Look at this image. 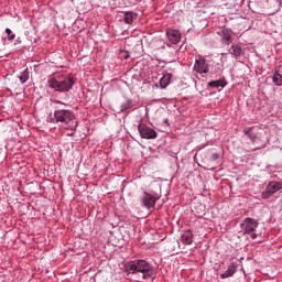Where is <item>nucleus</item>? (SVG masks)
Here are the masks:
<instances>
[{
	"instance_id": "nucleus-1",
	"label": "nucleus",
	"mask_w": 282,
	"mask_h": 282,
	"mask_svg": "<svg viewBox=\"0 0 282 282\" xmlns=\"http://www.w3.org/2000/svg\"><path fill=\"white\" fill-rule=\"evenodd\" d=\"M54 109L53 116L51 113L47 117V122L59 124L65 131H76V129H78V119L74 111L58 106H55Z\"/></svg>"
},
{
	"instance_id": "nucleus-2",
	"label": "nucleus",
	"mask_w": 282,
	"mask_h": 282,
	"mask_svg": "<svg viewBox=\"0 0 282 282\" xmlns=\"http://www.w3.org/2000/svg\"><path fill=\"white\" fill-rule=\"evenodd\" d=\"M129 274H138L141 281H149L153 276V265L147 260L129 261L126 264Z\"/></svg>"
},
{
	"instance_id": "nucleus-3",
	"label": "nucleus",
	"mask_w": 282,
	"mask_h": 282,
	"mask_svg": "<svg viewBox=\"0 0 282 282\" xmlns=\"http://www.w3.org/2000/svg\"><path fill=\"white\" fill-rule=\"evenodd\" d=\"M74 77L67 76L62 80L56 79L54 76H50L47 79V85L51 89H54V91H69L74 87Z\"/></svg>"
},
{
	"instance_id": "nucleus-4",
	"label": "nucleus",
	"mask_w": 282,
	"mask_h": 282,
	"mask_svg": "<svg viewBox=\"0 0 282 282\" xmlns=\"http://www.w3.org/2000/svg\"><path fill=\"white\" fill-rule=\"evenodd\" d=\"M241 228L243 230V235H250L251 239H257L259 237L257 235V228H259V221L257 219L247 217L241 224Z\"/></svg>"
},
{
	"instance_id": "nucleus-5",
	"label": "nucleus",
	"mask_w": 282,
	"mask_h": 282,
	"mask_svg": "<svg viewBox=\"0 0 282 282\" xmlns=\"http://www.w3.org/2000/svg\"><path fill=\"white\" fill-rule=\"evenodd\" d=\"M138 131L143 140H155V138H158V132L147 124L140 123L138 126Z\"/></svg>"
},
{
	"instance_id": "nucleus-6",
	"label": "nucleus",
	"mask_w": 282,
	"mask_h": 282,
	"mask_svg": "<svg viewBox=\"0 0 282 282\" xmlns=\"http://www.w3.org/2000/svg\"><path fill=\"white\" fill-rule=\"evenodd\" d=\"M158 199L159 197H155V195L144 192L143 196L140 198L141 206H143V208H147L148 210H151V208L155 207Z\"/></svg>"
},
{
	"instance_id": "nucleus-7",
	"label": "nucleus",
	"mask_w": 282,
	"mask_h": 282,
	"mask_svg": "<svg viewBox=\"0 0 282 282\" xmlns=\"http://www.w3.org/2000/svg\"><path fill=\"white\" fill-rule=\"evenodd\" d=\"M193 69L196 72V74H208V72H210V65L206 58L199 57L195 61Z\"/></svg>"
},
{
	"instance_id": "nucleus-8",
	"label": "nucleus",
	"mask_w": 282,
	"mask_h": 282,
	"mask_svg": "<svg viewBox=\"0 0 282 282\" xmlns=\"http://www.w3.org/2000/svg\"><path fill=\"white\" fill-rule=\"evenodd\" d=\"M217 34L220 36L223 45H230V43H232V30L223 29L218 31Z\"/></svg>"
},
{
	"instance_id": "nucleus-9",
	"label": "nucleus",
	"mask_w": 282,
	"mask_h": 282,
	"mask_svg": "<svg viewBox=\"0 0 282 282\" xmlns=\"http://www.w3.org/2000/svg\"><path fill=\"white\" fill-rule=\"evenodd\" d=\"M166 36L170 43H172L173 45H177V43L182 41V33H180V31L177 30L169 29L166 31Z\"/></svg>"
},
{
	"instance_id": "nucleus-10",
	"label": "nucleus",
	"mask_w": 282,
	"mask_h": 282,
	"mask_svg": "<svg viewBox=\"0 0 282 282\" xmlns=\"http://www.w3.org/2000/svg\"><path fill=\"white\" fill-rule=\"evenodd\" d=\"M238 267L239 264H237V262H231L227 270L220 274V279H230V276H234Z\"/></svg>"
},
{
	"instance_id": "nucleus-11",
	"label": "nucleus",
	"mask_w": 282,
	"mask_h": 282,
	"mask_svg": "<svg viewBox=\"0 0 282 282\" xmlns=\"http://www.w3.org/2000/svg\"><path fill=\"white\" fill-rule=\"evenodd\" d=\"M243 133L249 138V140L257 142V135L259 134L257 127H246L243 129Z\"/></svg>"
},
{
	"instance_id": "nucleus-12",
	"label": "nucleus",
	"mask_w": 282,
	"mask_h": 282,
	"mask_svg": "<svg viewBox=\"0 0 282 282\" xmlns=\"http://www.w3.org/2000/svg\"><path fill=\"white\" fill-rule=\"evenodd\" d=\"M123 19H124V23H127L128 25H131V23H133V21L138 19V13L133 11H124Z\"/></svg>"
},
{
	"instance_id": "nucleus-13",
	"label": "nucleus",
	"mask_w": 282,
	"mask_h": 282,
	"mask_svg": "<svg viewBox=\"0 0 282 282\" xmlns=\"http://www.w3.org/2000/svg\"><path fill=\"white\" fill-rule=\"evenodd\" d=\"M267 188L269 189V193H272L274 195L275 193H279V191H282V183L281 182L271 181L267 185Z\"/></svg>"
},
{
	"instance_id": "nucleus-14",
	"label": "nucleus",
	"mask_w": 282,
	"mask_h": 282,
	"mask_svg": "<svg viewBox=\"0 0 282 282\" xmlns=\"http://www.w3.org/2000/svg\"><path fill=\"white\" fill-rule=\"evenodd\" d=\"M228 85V82H226V78H221L218 80H212L208 83V87H214L215 89H224Z\"/></svg>"
},
{
	"instance_id": "nucleus-15",
	"label": "nucleus",
	"mask_w": 282,
	"mask_h": 282,
	"mask_svg": "<svg viewBox=\"0 0 282 282\" xmlns=\"http://www.w3.org/2000/svg\"><path fill=\"white\" fill-rule=\"evenodd\" d=\"M181 243H184V246H191V243H193V231H185L181 236Z\"/></svg>"
},
{
	"instance_id": "nucleus-16",
	"label": "nucleus",
	"mask_w": 282,
	"mask_h": 282,
	"mask_svg": "<svg viewBox=\"0 0 282 282\" xmlns=\"http://www.w3.org/2000/svg\"><path fill=\"white\" fill-rule=\"evenodd\" d=\"M159 85L161 87V89H166V87H169V85H171V75H164L160 80H159Z\"/></svg>"
},
{
	"instance_id": "nucleus-17",
	"label": "nucleus",
	"mask_w": 282,
	"mask_h": 282,
	"mask_svg": "<svg viewBox=\"0 0 282 282\" xmlns=\"http://www.w3.org/2000/svg\"><path fill=\"white\" fill-rule=\"evenodd\" d=\"M231 54L235 56V58H239L241 54H243V50L238 44L231 45Z\"/></svg>"
},
{
	"instance_id": "nucleus-18",
	"label": "nucleus",
	"mask_w": 282,
	"mask_h": 282,
	"mask_svg": "<svg viewBox=\"0 0 282 282\" xmlns=\"http://www.w3.org/2000/svg\"><path fill=\"white\" fill-rule=\"evenodd\" d=\"M20 83L25 84L26 82L30 80V69L25 68L23 72L20 73L19 76Z\"/></svg>"
},
{
	"instance_id": "nucleus-19",
	"label": "nucleus",
	"mask_w": 282,
	"mask_h": 282,
	"mask_svg": "<svg viewBox=\"0 0 282 282\" xmlns=\"http://www.w3.org/2000/svg\"><path fill=\"white\" fill-rule=\"evenodd\" d=\"M272 82L274 83V85H276V87H281L282 86V75L279 72H275L273 74Z\"/></svg>"
},
{
	"instance_id": "nucleus-20",
	"label": "nucleus",
	"mask_w": 282,
	"mask_h": 282,
	"mask_svg": "<svg viewBox=\"0 0 282 282\" xmlns=\"http://www.w3.org/2000/svg\"><path fill=\"white\" fill-rule=\"evenodd\" d=\"M133 107V100L128 99L126 102L121 104L120 111H127Z\"/></svg>"
},
{
	"instance_id": "nucleus-21",
	"label": "nucleus",
	"mask_w": 282,
	"mask_h": 282,
	"mask_svg": "<svg viewBox=\"0 0 282 282\" xmlns=\"http://www.w3.org/2000/svg\"><path fill=\"white\" fill-rule=\"evenodd\" d=\"M6 34H8V41H14L17 39V35L12 33L11 29H6Z\"/></svg>"
},
{
	"instance_id": "nucleus-22",
	"label": "nucleus",
	"mask_w": 282,
	"mask_h": 282,
	"mask_svg": "<svg viewBox=\"0 0 282 282\" xmlns=\"http://www.w3.org/2000/svg\"><path fill=\"white\" fill-rule=\"evenodd\" d=\"M272 195L273 194L265 187V191L262 192L261 197H262V199H270V197H272Z\"/></svg>"
},
{
	"instance_id": "nucleus-23",
	"label": "nucleus",
	"mask_w": 282,
	"mask_h": 282,
	"mask_svg": "<svg viewBox=\"0 0 282 282\" xmlns=\"http://www.w3.org/2000/svg\"><path fill=\"white\" fill-rule=\"evenodd\" d=\"M210 160H212V162H217V160H219V154L213 153Z\"/></svg>"
},
{
	"instance_id": "nucleus-24",
	"label": "nucleus",
	"mask_w": 282,
	"mask_h": 282,
	"mask_svg": "<svg viewBox=\"0 0 282 282\" xmlns=\"http://www.w3.org/2000/svg\"><path fill=\"white\" fill-rule=\"evenodd\" d=\"M54 105H64V107H67V104L62 102L61 100H54Z\"/></svg>"
},
{
	"instance_id": "nucleus-25",
	"label": "nucleus",
	"mask_w": 282,
	"mask_h": 282,
	"mask_svg": "<svg viewBox=\"0 0 282 282\" xmlns=\"http://www.w3.org/2000/svg\"><path fill=\"white\" fill-rule=\"evenodd\" d=\"M70 131L69 133H67L68 138H72V135H74V133H76V130H68Z\"/></svg>"
},
{
	"instance_id": "nucleus-26",
	"label": "nucleus",
	"mask_w": 282,
	"mask_h": 282,
	"mask_svg": "<svg viewBox=\"0 0 282 282\" xmlns=\"http://www.w3.org/2000/svg\"><path fill=\"white\" fill-rule=\"evenodd\" d=\"M129 53L126 52V55L123 56L124 61H127L129 58Z\"/></svg>"
},
{
	"instance_id": "nucleus-27",
	"label": "nucleus",
	"mask_w": 282,
	"mask_h": 282,
	"mask_svg": "<svg viewBox=\"0 0 282 282\" xmlns=\"http://www.w3.org/2000/svg\"><path fill=\"white\" fill-rule=\"evenodd\" d=\"M15 43H21V37H18V39L15 40Z\"/></svg>"
},
{
	"instance_id": "nucleus-28",
	"label": "nucleus",
	"mask_w": 282,
	"mask_h": 282,
	"mask_svg": "<svg viewBox=\"0 0 282 282\" xmlns=\"http://www.w3.org/2000/svg\"><path fill=\"white\" fill-rule=\"evenodd\" d=\"M167 47H171V44H166Z\"/></svg>"
}]
</instances>
